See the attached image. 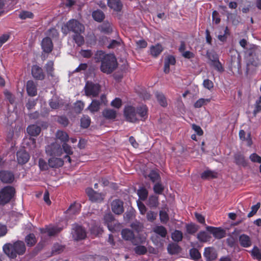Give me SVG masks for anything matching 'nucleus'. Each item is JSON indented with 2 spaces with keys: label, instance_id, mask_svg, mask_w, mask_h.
<instances>
[{
  "label": "nucleus",
  "instance_id": "cd10ccee",
  "mask_svg": "<svg viewBox=\"0 0 261 261\" xmlns=\"http://www.w3.org/2000/svg\"><path fill=\"white\" fill-rule=\"evenodd\" d=\"M27 91L28 94L31 96L37 94V88L33 81H29L27 83Z\"/></svg>",
  "mask_w": 261,
  "mask_h": 261
},
{
  "label": "nucleus",
  "instance_id": "20e7f679",
  "mask_svg": "<svg viewBox=\"0 0 261 261\" xmlns=\"http://www.w3.org/2000/svg\"><path fill=\"white\" fill-rule=\"evenodd\" d=\"M15 189L12 186H6L0 191V205L9 203L15 194Z\"/></svg>",
  "mask_w": 261,
  "mask_h": 261
},
{
  "label": "nucleus",
  "instance_id": "dca6fc26",
  "mask_svg": "<svg viewBox=\"0 0 261 261\" xmlns=\"http://www.w3.org/2000/svg\"><path fill=\"white\" fill-rule=\"evenodd\" d=\"M17 160L19 164L27 163L30 159V155L24 149H20L17 152Z\"/></svg>",
  "mask_w": 261,
  "mask_h": 261
},
{
  "label": "nucleus",
  "instance_id": "a19ab883",
  "mask_svg": "<svg viewBox=\"0 0 261 261\" xmlns=\"http://www.w3.org/2000/svg\"><path fill=\"white\" fill-rule=\"evenodd\" d=\"M171 237L174 242H179L182 240L183 233L180 230H175L171 233Z\"/></svg>",
  "mask_w": 261,
  "mask_h": 261
},
{
  "label": "nucleus",
  "instance_id": "a18cd8bd",
  "mask_svg": "<svg viewBox=\"0 0 261 261\" xmlns=\"http://www.w3.org/2000/svg\"><path fill=\"white\" fill-rule=\"evenodd\" d=\"M45 69L47 74L49 76H54V62L52 61H49L45 65Z\"/></svg>",
  "mask_w": 261,
  "mask_h": 261
},
{
  "label": "nucleus",
  "instance_id": "3c124183",
  "mask_svg": "<svg viewBox=\"0 0 261 261\" xmlns=\"http://www.w3.org/2000/svg\"><path fill=\"white\" fill-rule=\"evenodd\" d=\"M211 65L218 72H222L224 71V69L219 60L214 61V62L211 63Z\"/></svg>",
  "mask_w": 261,
  "mask_h": 261
},
{
  "label": "nucleus",
  "instance_id": "052dcab7",
  "mask_svg": "<svg viewBox=\"0 0 261 261\" xmlns=\"http://www.w3.org/2000/svg\"><path fill=\"white\" fill-rule=\"evenodd\" d=\"M84 108V103L81 101H79L75 103L74 110L76 113H81Z\"/></svg>",
  "mask_w": 261,
  "mask_h": 261
},
{
  "label": "nucleus",
  "instance_id": "2f4dec72",
  "mask_svg": "<svg viewBox=\"0 0 261 261\" xmlns=\"http://www.w3.org/2000/svg\"><path fill=\"white\" fill-rule=\"evenodd\" d=\"M102 115L107 119H114L116 117V111L113 109H105Z\"/></svg>",
  "mask_w": 261,
  "mask_h": 261
},
{
  "label": "nucleus",
  "instance_id": "e433bc0d",
  "mask_svg": "<svg viewBox=\"0 0 261 261\" xmlns=\"http://www.w3.org/2000/svg\"><path fill=\"white\" fill-rule=\"evenodd\" d=\"M189 254L191 259L195 261H198L201 258V253L197 248H191L189 250Z\"/></svg>",
  "mask_w": 261,
  "mask_h": 261
},
{
  "label": "nucleus",
  "instance_id": "c85d7f7f",
  "mask_svg": "<svg viewBox=\"0 0 261 261\" xmlns=\"http://www.w3.org/2000/svg\"><path fill=\"white\" fill-rule=\"evenodd\" d=\"M27 130L30 136L36 137L40 134L41 128L36 125L32 124L27 127Z\"/></svg>",
  "mask_w": 261,
  "mask_h": 261
},
{
  "label": "nucleus",
  "instance_id": "72a5a7b5",
  "mask_svg": "<svg viewBox=\"0 0 261 261\" xmlns=\"http://www.w3.org/2000/svg\"><path fill=\"white\" fill-rule=\"evenodd\" d=\"M162 50V46L159 44H157L154 46H152L150 48L151 55L154 57L158 56L161 53Z\"/></svg>",
  "mask_w": 261,
  "mask_h": 261
},
{
  "label": "nucleus",
  "instance_id": "4468645a",
  "mask_svg": "<svg viewBox=\"0 0 261 261\" xmlns=\"http://www.w3.org/2000/svg\"><path fill=\"white\" fill-rule=\"evenodd\" d=\"M86 193L90 200L93 202H101L103 199V195L94 191L92 188H87Z\"/></svg>",
  "mask_w": 261,
  "mask_h": 261
},
{
  "label": "nucleus",
  "instance_id": "c756f323",
  "mask_svg": "<svg viewBox=\"0 0 261 261\" xmlns=\"http://www.w3.org/2000/svg\"><path fill=\"white\" fill-rule=\"evenodd\" d=\"M167 250L170 254H177L181 251L180 247L176 243H170L168 245Z\"/></svg>",
  "mask_w": 261,
  "mask_h": 261
},
{
  "label": "nucleus",
  "instance_id": "9b49d317",
  "mask_svg": "<svg viewBox=\"0 0 261 261\" xmlns=\"http://www.w3.org/2000/svg\"><path fill=\"white\" fill-rule=\"evenodd\" d=\"M206 230L212 233L216 239H221L225 237L226 233L225 229L221 227H216L211 226H206Z\"/></svg>",
  "mask_w": 261,
  "mask_h": 261
},
{
  "label": "nucleus",
  "instance_id": "49530a36",
  "mask_svg": "<svg viewBox=\"0 0 261 261\" xmlns=\"http://www.w3.org/2000/svg\"><path fill=\"white\" fill-rule=\"evenodd\" d=\"M73 39L79 46H81L85 43L84 37L81 35V33L74 34L73 35Z\"/></svg>",
  "mask_w": 261,
  "mask_h": 261
},
{
  "label": "nucleus",
  "instance_id": "0e129e2a",
  "mask_svg": "<svg viewBox=\"0 0 261 261\" xmlns=\"http://www.w3.org/2000/svg\"><path fill=\"white\" fill-rule=\"evenodd\" d=\"M48 164L42 159H40L39 160V167L41 170L45 171L48 169Z\"/></svg>",
  "mask_w": 261,
  "mask_h": 261
},
{
  "label": "nucleus",
  "instance_id": "6e6552de",
  "mask_svg": "<svg viewBox=\"0 0 261 261\" xmlns=\"http://www.w3.org/2000/svg\"><path fill=\"white\" fill-rule=\"evenodd\" d=\"M104 221L109 230L111 231H116L120 229V224L115 221L112 214H106L104 217Z\"/></svg>",
  "mask_w": 261,
  "mask_h": 261
},
{
  "label": "nucleus",
  "instance_id": "a878e982",
  "mask_svg": "<svg viewBox=\"0 0 261 261\" xmlns=\"http://www.w3.org/2000/svg\"><path fill=\"white\" fill-rule=\"evenodd\" d=\"M64 164V161L61 158H51L48 160V165L51 168H59Z\"/></svg>",
  "mask_w": 261,
  "mask_h": 261
},
{
  "label": "nucleus",
  "instance_id": "7ed1b4c3",
  "mask_svg": "<svg viewBox=\"0 0 261 261\" xmlns=\"http://www.w3.org/2000/svg\"><path fill=\"white\" fill-rule=\"evenodd\" d=\"M62 33L67 35L72 32L75 34L82 33L85 31L84 25L76 19H70L64 24L61 28Z\"/></svg>",
  "mask_w": 261,
  "mask_h": 261
},
{
  "label": "nucleus",
  "instance_id": "bf43d9fd",
  "mask_svg": "<svg viewBox=\"0 0 261 261\" xmlns=\"http://www.w3.org/2000/svg\"><path fill=\"white\" fill-rule=\"evenodd\" d=\"M148 204L151 207L156 206L158 203V199L156 196H152L149 198Z\"/></svg>",
  "mask_w": 261,
  "mask_h": 261
},
{
  "label": "nucleus",
  "instance_id": "774afa93",
  "mask_svg": "<svg viewBox=\"0 0 261 261\" xmlns=\"http://www.w3.org/2000/svg\"><path fill=\"white\" fill-rule=\"evenodd\" d=\"M203 85L204 88L211 90L214 87V84L211 80L208 79H206L203 81Z\"/></svg>",
  "mask_w": 261,
  "mask_h": 261
},
{
  "label": "nucleus",
  "instance_id": "7c9ffc66",
  "mask_svg": "<svg viewBox=\"0 0 261 261\" xmlns=\"http://www.w3.org/2000/svg\"><path fill=\"white\" fill-rule=\"evenodd\" d=\"M62 148L64 151L67 154V155H66L64 156V159H67V161L69 163H71V160L70 157L69 156V155H71L73 154V151L72 150L71 146L67 144L66 143H64L62 144Z\"/></svg>",
  "mask_w": 261,
  "mask_h": 261
},
{
  "label": "nucleus",
  "instance_id": "f03ea898",
  "mask_svg": "<svg viewBox=\"0 0 261 261\" xmlns=\"http://www.w3.org/2000/svg\"><path fill=\"white\" fill-rule=\"evenodd\" d=\"M26 248L23 242L18 241L13 244L8 243L3 246L5 254L10 258H14L17 255H22L25 253Z\"/></svg>",
  "mask_w": 261,
  "mask_h": 261
},
{
  "label": "nucleus",
  "instance_id": "473e14b6",
  "mask_svg": "<svg viewBox=\"0 0 261 261\" xmlns=\"http://www.w3.org/2000/svg\"><path fill=\"white\" fill-rule=\"evenodd\" d=\"M57 139L60 140L61 142L66 143L69 140L68 135L63 130H58L56 134Z\"/></svg>",
  "mask_w": 261,
  "mask_h": 261
},
{
  "label": "nucleus",
  "instance_id": "58836bf2",
  "mask_svg": "<svg viewBox=\"0 0 261 261\" xmlns=\"http://www.w3.org/2000/svg\"><path fill=\"white\" fill-rule=\"evenodd\" d=\"M186 228L188 234H194L198 231L199 227L197 225L191 223L186 224Z\"/></svg>",
  "mask_w": 261,
  "mask_h": 261
},
{
  "label": "nucleus",
  "instance_id": "69168bd1",
  "mask_svg": "<svg viewBox=\"0 0 261 261\" xmlns=\"http://www.w3.org/2000/svg\"><path fill=\"white\" fill-rule=\"evenodd\" d=\"M212 20L216 24H219L220 22L221 19L219 17V14L216 10L212 12Z\"/></svg>",
  "mask_w": 261,
  "mask_h": 261
},
{
  "label": "nucleus",
  "instance_id": "f704fd0d",
  "mask_svg": "<svg viewBox=\"0 0 261 261\" xmlns=\"http://www.w3.org/2000/svg\"><path fill=\"white\" fill-rule=\"evenodd\" d=\"M217 177V173L211 170H205L201 174V178L203 179L209 178H216Z\"/></svg>",
  "mask_w": 261,
  "mask_h": 261
},
{
  "label": "nucleus",
  "instance_id": "f257e3e1",
  "mask_svg": "<svg viewBox=\"0 0 261 261\" xmlns=\"http://www.w3.org/2000/svg\"><path fill=\"white\" fill-rule=\"evenodd\" d=\"M96 62H101L100 70L107 74L112 73L117 67V63L113 54H106L102 50L97 51L95 54Z\"/></svg>",
  "mask_w": 261,
  "mask_h": 261
},
{
  "label": "nucleus",
  "instance_id": "9d476101",
  "mask_svg": "<svg viewBox=\"0 0 261 261\" xmlns=\"http://www.w3.org/2000/svg\"><path fill=\"white\" fill-rule=\"evenodd\" d=\"M45 151L50 156H60L62 154V148L59 144L53 143L46 147Z\"/></svg>",
  "mask_w": 261,
  "mask_h": 261
},
{
  "label": "nucleus",
  "instance_id": "e2e57ef3",
  "mask_svg": "<svg viewBox=\"0 0 261 261\" xmlns=\"http://www.w3.org/2000/svg\"><path fill=\"white\" fill-rule=\"evenodd\" d=\"M121 40V39L112 40L108 45L109 48H114L120 45Z\"/></svg>",
  "mask_w": 261,
  "mask_h": 261
},
{
  "label": "nucleus",
  "instance_id": "8fccbe9b",
  "mask_svg": "<svg viewBox=\"0 0 261 261\" xmlns=\"http://www.w3.org/2000/svg\"><path fill=\"white\" fill-rule=\"evenodd\" d=\"M148 177L153 182H157L159 180L160 175L159 173L154 170H152L148 175Z\"/></svg>",
  "mask_w": 261,
  "mask_h": 261
},
{
  "label": "nucleus",
  "instance_id": "b1692460",
  "mask_svg": "<svg viewBox=\"0 0 261 261\" xmlns=\"http://www.w3.org/2000/svg\"><path fill=\"white\" fill-rule=\"evenodd\" d=\"M137 115H138L141 120H145L148 117V109L145 105H141L138 107L136 109Z\"/></svg>",
  "mask_w": 261,
  "mask_h": 261
},
{
  "label": "nucleus",
  "instance_id": "bb28decb",
  "mask_svg": "<svg viewBox=\"0 0 261 261\" xmlns=\"http://www.w3.org/2000/svg\"><path fill=\"white\" fill-rule=\"evenodd\" d=\"M80 211V204L79 203H74L70 206V207L66 211V213L67 214L69 215V217H71L72 216L79 214Z\"/></svg>",
  "mask_w": 261,
  "mask_h": 261
},
{
  "label": "nucleus",
  "instance_id": "5701e85b",
  "mask_svg": "<svg viewBox=\"0 0 261 261\" xmlns=\"http://www.w3.org/2000/svg\"><path fill=\"white\" fill-rule=\"evenodd\" d=\"M107 4L110 9L117 12L120 11L123 7L120 0H108Z\"/></svg>",
  "mask_w": 261,
  "mask_h": 261
},
{
  "label": "nucleus",
  "instance_id": "c03bdc74",
  "mask_svg": "<svg viewBox=\"0 0 261 261\" xmlns=\"http://www.w3.org/2000/svg\"><path fill=\"white\" fill-rule=\"evenodd\" d=\"M211 100V98H199L194 103V106L195 108H200L207 105Z\"/></svg>",
  "mask_w": 261,
  "mask_h": 261
},
{
  "label": "nucleus",
  "instance_id": "0eeeda50",
  "mask_svg": "<svg viewBox=\"0 0 261 261\" xmlns=\"http://www.w3.org/2000/svg\"><path fill=\"white\" fill-rule=\"evenodd\" d=\"M100 88L99 84L88 82L86 84L84 89L87 96L96 97L99 93Z\"/></svg>",
  "mask_w": 261,
  "mask_h": 261
},
{
  "label": "nucleus",
  "instance_id": "f3484780",
  "mask_svg": "<svg viewBox=\"0 0 261 261\" xmlns=\"http://www.w3.org/2000/svg\"><path fill=\"white\" fill-rule=\"evenodd\" d=\"M111 205L112 211L117 215H120L124 211L123 202L119 199L113 200Z\"/></svg>",
  "mask_w": 261,
  "mask_h": 261
},
{
  "label": "nucleus",
  "instance_id": "4be33fe9",
  "mask_svg": "<svg viewBox=\"0 0 261 261\" xmlns=\"http://www.w3.org/2000/svg\"><path fill=\"white\" fill-rule=\"evenodd\" d=\"M240 245L244 248H248L251 246L252 242L249 236L246 234H242L239 237Z\"/></svg>",
  "mask_w": 261,
  "mask_h": 261
},
{
  "label": "nucleus",
  "instance_id": "2eb2a0df",
  "mask_svg": "<svg viewBox=\"0 0 261 261\" xmlns=\"http://www.w3.org/2000/svg\"><path fill=\"white\" fill-rule=\"evenodd\" d=\"M203 256L206 261H213L217 257V253L215 249L213 247H206L204 248Z\"/></svg>",
  "mask_w": 261,
  "mask_h": 261
},
{
  "label": "nucleus",
  "instance_id": "f8f14e48",
  "mask_svg": "<svg viewBox=\"0 0 261 261\" xmlns=\"http://www.w3.org/2000/svg\"><path fill=\"white\" fill-rule=\"evenodd\" d=\"M71 233L73 238L76 241L84 239L86 237L85 229L76 224L73 226Z\"/></svg>",
  "mask_w": 261,
  "mask_h": 261
},
{
  "label": "nucleus",
  "instance_id": "6ab92c4d",
  "mask_svg": "<svg viewBox=\"0 0 261 261\" xmlns=\"http://www.w3.org/2000/svg\"><path fill=\"white\" fill-rule=\"evenodd\" d=\"M61 230V228L50 226H46L45 228L40 229V231L41 233H47L49 237L55 236L56 234L60 232Z\"/></svg>",
  "mask_w": 261,
  "mask_h": 261
},
{
  "label": "nucleus",
  "instance_id": "338daca9",
  "mask_svg": "<svg viewBox=\"0 0 261 261\" xmlns=\"http://www.w3.org/2000/svg\"><path fill=\"white\" fill-rule=\"evenodd\" d=\"M58 122L64 126H66L69 123V120L68 118L65 116L59 117L58 119Z\"/></svg>",
  "mask_w": 261,
  "mask_h": 261
},
{
  "label": "nucleus",
  "instance_id": "37998d69",
  "mask_svg": "<svg viewBox=\"0 0 261 261\" xmlns=\"http://www.w3.org/2000/svg\"><path fill=\"white\" fill-rule=\"evenodd\" d=\"M25 241L28 246L32 247L36 243L37 240L33 233H30L25 237Z\"/></svg>",
  "mask_w": 261,
  "mask_h": 261
},
{
  "label": "nucleus",
  "instance_id": "ddd939ff",
  "mask_svg": "<svg viewBox=\"0 0 261 261\" xmlns=\"http://www.w3.org/2000/svg\"><path fill=\"white\" fill-rule=\"evenodd\" d=\"M15 179L14 175L10 171L2 170L0 171V180L4 184H11Z\"/></svg>",
  "mask_w": 261,
  "mask_h": 261
},
{
  "label": "nucleus",
  "instance_id": "393cba45",
  "mask_svg": "<svg viewBox=\"0 0 261 261\" xmlns=\"http://www.w3.org/2000/svg\"><path fill=\"white\" fill-rule=\"evenodd\" d=\"M234 163L238 166L246 167L248 165L247 161L246 160L243 154L240 153H237L234 155Z\"/></svg>",
  "mask_w": 261,
  "mask_h": 261
},
{
  "label": "nucleus",
  "instance_id": "4d7b16f0",
  "mask_svg": "<svg viewBox=\"0 0 261 261\" xmlns=\"http://www.w3.org/2000/svg\"><path fill=\"white\" fill-rule=\"evenodd\" d=\"M207 58L212 62L219 60V57L217 54L214 51H207L206 53Z\"/></svg>",
  "mask_w": 261,
  "mask_h": 261
},
{
  "label": "nucleus",
  "instance_id": "1a4fd4ad",
  "mask_svg": "<svg viewBox=\"0 0 261 261\" xmlns=\"http://www.w3.org/2000/svg\"><path fill=\"white\" fill-rule=\"evenodd\" d=\"M124 115L126 120L130 122H135L139 120L136 110L132 106H127L124 108Z\"/></svg>",
  "mask_w": 261,
  "mask_h": 261
},
{
  "label": "nucleus",
  "instance_id": "412c9836",
  "mask_svg": "<svg viewBox=\"0 0 261 261\" xmlns=\"http://www.w3.org/2000/svg\"><path fill=\"white\" fill-rule=\"evenodd\" d=\"M176 61L175 57L172 55H168L165 59L164 63V73H168L170 72V66L174 65Z\"/></svg>",
  "mask_w": 261,
  "mask_h": 261
},
{
  "label": "nucleus",
  "instance_id": "680f3d73",
  "mask_svg": "<svg viewBox=\"0 0 261 261\" xmlns=\"http://www.w3.org/2000/svg\"><path fill=\"white\" fill-rule=\"evenodd\" d=\"M249 159L253 163H261V157L255 153H252L250 155Z\"/></svg>",
  "mask_w": 261,
  "mask_h": 261
},
{
  "label": "nucleus",
  "instance_id": "13d9d810",
  "mask_svg": "<svg viewBox=\"0 0 261 261\" xmlns=\"http://www.w3.org/2000/svg\"><path fill=\"white\" fill-rule=\"evenodd\" d=\"M33 16V14L29 11H22L19 14V17L22 19H25L26 18H32Z\"/></svg>",
  "mask_w": 261,
  "mask_h": 261
},
{
  "label": "nucleus",
  "instance_id": "ea45409f",
  "mask_svg": "<svg viewBox=\"0 0 261 261\" xmlns=\"http://www.w3.org/2000/svg\"><path fill=\"white\" fill-rule=\"evenodd\" d=\"M100 102L97 100H93L91 103L88 106V109L91 112H97L100 108Z\"/></svg>",
  "mask_w": 261,
  "mask_h": 261
},
{
  "label": "nucleus",
  "instance_id": "de8ad7c7",
  "mask_svg": "<svg viewBox=\"0 0 261 261\" xmlns=\"http://www.w3.org/2000/svg\"><path fill=\"white\" fill-rule=\"evenodd\" d=\"M91 123L90 118L87 115H84L81 119V126L84 128H88Z\"/></svg>",
  "mask_w": 261,
  "mask_h": 261
},
{
  "label": "nucleus",
  "instance_id": "09e8293b",
  "mask_svg": "<svg viewBox=\"0 0 261 261\" xmlns=\"http://www.w3.org/2000/svg\"><path fill=\"white\" fill-rule=\"evenodd\" d=\"M64 248V246L58 243L55 244L52 248V253L55 255L60 254L63 251Z\"/></svg>",
  "mask_w": 261,
  "mask_h": 261
},
{
  "label": "nucleus",
  "instance_id": "a211bd4d",
  "mask_svg": "<svg viewBox=\"0 0 261 261\" xmlns=\"http://www.w3.org/2000/svg\"><path fill=\"white\" fill-rule=\"evenodd\" d=\"M32 74L34 79L38 80H43L45 77L42 69L36 65L32 67Z\"/></svg>",
  "mask_w": 261,
  "mask_h": 261
},
{
  "label": "nucleus",
  "instance_id": "39448f33",
  "mask_svg": "<svg viewBox=\"0 0 261 261\" xmlns=\"http://www.w3.org/2000/svg\"><path fill=\"white\" fill-rule=\"evenodd\" d=\"M247 62V72L253 70L254 68L258 67L261 64V61L258 58V56L254 51H251L246 59Z\"/></svg>",
  "mask_w": 261,
  "mask_h": 261
},
{
  "label": "nucleus",
  "instance_id": "79ce46f5",
  "mask_svg": "<svg viewBox=\"0 0 261 261\" xmlns=\"http://www.w3.org/2000/svg\"><path fill=\"white\" fill-rule=\"evenodd\" d=\"M197 238L201 242H206L210 240L211 237L206 232L201 231L197 234Z\"/></svg>",
  "mask_w": 261,
  "mask_h": 261
},
{
  "label": "nucleus",
  "instance_id": "864d4df0",
  "mask_svg": "<svg viewBox=\"0 0 261 261\" xmlns=\"http://www.w3.org/2000/svg\"><path fill=\"white\" fill-rule=\"evenodd\" d=\"M260 206V202H257L255 205H252L251 207V211L247 215L248 218L252 217L255 215Z\"/></svg>",
  "mask_w": 261,
  "mask_h": 261
},
{
  "label": "nucleus",
  "instance_id": "aec40b11",
  "mask_svg": "<svg viewBox=\"0 0 261 261\" xmlns=\"http://www.w3.org/2000/svg\"><path fill=\"white\" fill-rule=\"evenodd\" d=\"M43 51L46 53H50L53 49V43L49 37L44 38L41 42Z\"/></svg>",
  "mask_w": 261,
  "mask_h": 261
},
{
  "label": "nucleus",
  "instance_id": "603ef678",
  "mask_svg": "<svg viewBox=\"0 0 261 261\" xmlns=\"http://www.w3.org/2000/svg\"><path fill=\"white\" fill-rule=\"evenodd\" d=\"M101 30L106 34H110L112 32L111 25L109 23H104L101 26Z\"/></svg>",
  "mask_w": 261,
  "mask_h": 261
},
{
  "label": "nucleus",
  "instance_id": "c9c22d12",
  "mask_svg": "<svg viewBox=\"0 0 261 261\" xmlns=\"http://www.w3.org/2000/svg\"><path fill=\"white\" fill-rule=\"evenodd\" d=\"M122 238L126 240L132 241L134 238V234L131 230L129 229H124L121 231Z\"/></svg>",
  "mask_w": 261,
  "mask_h": 261
},
{
  "label": "nucleus",
  "instance_id": "6e6d98bb",
  "mask_svg": "<svg viewBox=\"0 0 261 261\" xmlns=\"http://www.w3.org/2000/svg\"><path fill=\"white\" fill-rule=\"evenodd\" d=\"M137 193L140 198L142 200H144L147 198L148 195L147 191L143 188L138 190Z\"/></svg>",
  "mask_w": 261,
  "mask_h": 261
},
{
  "label": "nucleus",
  "instance_id": "423d86ee",
  "mask_svg": "<svg viewBox=\"0 0 261 261\" xmlns=\"http://www.w3.org/2000/svg\"><path fill=\"white\" fill-rule=\"evenodd\" d=\"M151 240L157 246H162L163 241V226H155L153 228Z\"/></svg>",
  "mask_w": 261,
  "mask_h": 261
},
{
  "label": "nucleus",
  "instance_id": "5fc2aeb1",
  "mask_svg": "<svg viewBox=\"0 0 261 261\" xmlns=\"http://www.w3.org/2000/svg\"><path fill=\"white\" fill-rule=\"evenodd\" d=\"M251 255L257 259L261 260V252L256 246H254L252 249Z\"/></svg>",
  "mask_w": 261,
  "mask_h": 261
},
{
  "label": "nucleus",
  "instance_id": "4c0bfd02",
  "mask_svg": "<svg viewBox=\"0 0 261 261\" xmlns=\"http://www.w3.org/2000/svg\"><path fill=\"white\" fill-rule=\"evenodd\" d=\"M93 19L98 22L102 21L105 18V14L103 12L100 10H97L92 12V14Z\"/></svg>",
  "mask_w": 261,
  "mask_h": 261
}]
</instances>
